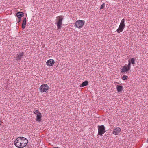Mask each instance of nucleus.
<instances>
[{
	"instance_id": "5",
	"label": "nucleus",
	"mask_w": 148,
	"mask_h": 148,
	"mask_svg": "<svg viewBox=\"0 0 148 148\" xmlns=\"http://www.w3.org/2000/svg\"><path fill=\"white\" fill-rule=\"evenodd\" d=\"M131 68L130 61H129L128 64L125 65L121 69V72L125 73L127 72Z\"/></svg>"
},
{
	"instance_id": "2",
	"label": "nucleus",
	"mask_w": 148,
	"mask_h": 148,
	"mask_svg": "<svg viewBox=\"0 0 148 148\" xmlns=\"http://www.w3.org/2000/svg\"><path fill=\"white\" fill-rule=\"evenodd\" d=\"M125 20L123 19L121 21L120 25L118 28L117 29L116 31L118 33L123 31L125 27Z\"/></svg>"
},
{
	"instance_id": "7",
	"label": "nucleus",
	"mask_w": 148,
	"mask_h": 148,
	"mask_svg": "<svg viewBox=\"0 0 148 148\" xmlns=\"http://www.w3.org/2000/svg\"><path fill=\"white\" fill-rule=\"evenodd\" d=\"M98 134L101 135V136H102L103 134H104L105 132V127L103 125L98 126Z\"/></svg>"
},
{
	"instance_id": "15",
	"label": "nucleus",
	"mask_w": 148,
	"mask_h": 148,
	"mask_svg": "<svg viewBox=\"0 0 148 148\" xmlns=\"http://www.w3.org/2000/svg\"><path fill=\"white\" fill-rule=\"evenodd\" d=\"M88 82L87 81H85L83 82L80 86V87H83L88 85Z\"/></svg>"
},
{
	"instance_id": "13",
	"label": "nucleus",
	"mask_w": 148,
	"mask_h": 148,
	"mask_svg": "<svg viewBox=\"0 0 148 148\" xmlns=\"http://www.w3.org/2000/svg\"><path fill=\"white\" fill-rule=\"evenodd\" d=\"M117 90L118 92H120L123 90V87L121 86L117 85L116 86Z\"/></svg>"
},
{
	"instance_id": "6",
	"label": "nucleus",
	"mask_w": 148,
	"mask_h": 148,
	"mask_svg": "<svg viewBox=\"0 0 148 148\" xmlns=\"http://www.w3.org/2000/svg\"><path fill=\"white\" fill-rule=\"evenodd\" d=\"M49 89V86L47 84L42 85L39 88V90L41 92H46Z\"/></svg>"
},
{
	"instance_id": "11",
	"label": "nucleus",
	"mask_w": 148,
	"mask_h": 148,
	"mask_svg": "<svg viewBox=\"0 0 148 148\" xmlns=\"http://www.w3.org/2000/svg\"><path fill=\"white\" fill-rule=\"evenodd\" d=\"M42 117V115L41 113L37 114L36 120L37 121L40 122L41 121V118Z\"/></svg>"
},
{
	"instance_id": "19",
	"label": "nucleus",
	"mask_w": 148,
	"mask_h": 148,
	"mask_svg": "<svg viewBox=\"0 0 148 148\" xmlns=\"http://www.w3.org/2000/svg\"><path fill=\"white\" fill-rule=\"evenodd\" d=\"M105 5L104 3H103V4H102L101 6L100 9H101L103 8H104V7L105 6Z\"/></svg>"
},
{
	"instance_id": "16",
	"label": "nucleus",
	"mask_w": 148,
	"mask_h": 148,
	"mask_svg": "<svg viewBox=\"0 0 148 148\" xmlns=\"http://www.w3.org/2000/svg\"><path fill=\"white\" fill-rule=\"evenodd\" d=\"M33 112L35 114L37 115V114H39V113H40L38 111V110H34L33 111Z\"/></svg>"
},
{
	"instance_id": "4",
	"label": "nucleus",
	"mask_w": 148,
	"mask_h": 148,
	"mask_svg": "<svg viewBox=\"0 0 148 148\" xmlns=\"http://www.w3.org/2000/svg\"><path fill=\"white\" fill-rule=\"evenodd\" d=\"M63 19V17L62 16H59L57 17V27L58 29H59L61 28L62 25V21Z\"/></svg>"
},
{
	"instance_id": "20",
	"label": "nucleus",
	"mask_w": 148,
	"mask_h": 148,
	"mask_svg": "<svg viewBox=\"0 0 148 148\" xmlns=\"http://www.w3.org/2000/svg\"><path fill=\"white\" fill-rule=\"evenodd\" d=\"M2 123V122H1V120H0V125H1V124Z\"/></svg>"
},
{
	"instance_id": "21",
	"label": "nucleus",
	"mask_w": 148,
	"mask_h": 148,
	"mask_svg": "<svg viewBox=\"0 0 148 148\" xmlns=\"http://www.w3.org/2000/svg\"><path fill=\"white\" fill-rule=\"evenodd\" d=\"M147 142L148 143V139H147Z\"/></svg>"
},
{
	"instance_id": "10",
	"label": "nucleus",
	"mask_w": 148,
	"mask_h": 148,
	"mask_svg": "<svg viewBox=\"0 0 148 148\" xmlns=\"http://www.w3.org/2000/svg\"><path fill=\"white\" fill-rule=\"evenodd\" d=\"M24 56V53L23 52L19 53L16 55V60L17 61L20 60L22 57Z\"/></svg>"
},
{
	"instance_id": "1",
	"label": "nucleus",
	"mask_w": 148,
	"mask_h": 148,
	"mask_svg": "<svg viewBox=\"0 0 148 148\" xmlns=\"http://www.w3.org/2000/svg\"><path fill=\"white\" fill-rule=\"evenodd\" d=\"M28 143V140L25 138L19 137L14 141L15 145L17 147L22 148L26 146Z\"/></svg>"
},
{
	"instance_id": "9",
	"label": "nucleus",
	"mask_w": 148,
	"mask_h": 148,
	"mask_svg": "<svg viewBox=\"0 0 148 148\" xmlns=\"http://www.w3.org/2000/svg\"><path fill=\"white\" fill-rule=\"evenodd\" d=\"M121 129L119 127H116L114 130L112 132V133L114 134L117 135L121 131Z\"/></svg>"
},
{
	"instance_id": "18",
	"label": "nucleus",
	"mask_w": 148,
	"mask_h": 148,
	"mask_svg": "<svg viewBox=\"0 0 148 148\" xmlns=\"http://www.w3.org/2000/svg\"><path fill=\"white\" fill-rule=\"evenodd\" d=\"M128 76L126 75H123L122 77V79L123 80L127 79Z\"/></svg>"
},
{
	"instance_id": "12",
	"label": "nucleus",
	"mask_w": 148,
	"mask_h": 148,
	"mask_svg": "<svg viewBox=\"0 0 148 148\" xmlns=\"http://www.w3.org/2000/svg\"><path fill=\"white\" fill-rule=\"evenodd\" d=\"M16 15L17 17L19 18V22H20L21 20V18L23 15V13L22 12H18L17 13Z\"/></svg>"
},
{
	"instance_id": "8",
	"label": "nucleus",
	"mask_w": 148,
	"mask_h": 148,
	"mask_svg": "<svg viewBox=\"0 0 148 148\" xmlns=\"http://www.w3.org/2000/svg\"><path fill=\"white\" fill-rule=\"evenodd\" d=\"M55 63V61L53 59H49L48 60L47 62V66H53Z\"/></svg>"
},
{
	"instance_id": "17",
	"label": "nucleus",
	"mask_w": 148,
	"mask_h": 148,
	"mask_svg": "<svg viewBox=\"0 0 148 148\" xmlns=\"http://www.w3.org/2000/svg\"><path fill=\"white\" fill-rule=\"evenodd\" d=\"M135 59L134 58H132L131 59L130 62L132 64H135Z\"/></svg>"
},
{
	"instance_id": "3",
	"label": "nucleus",
	"mask_w": 148,
	"mask_h": 148,
	"mask_svg": "<svg viewBox=\"0 0 148 148\" xmlns=\"http://www.w3.org/2000/svg\"><path fill=\"white\" fill-rule=\"evenodd\" d=\"M85 23L84 20H77L75 23V26L77 28L80 29L82 28Z\"/></svg>"
},
{
	"instance_id": "14",
	"label": "nucleus",
	"mask_w": 148,
	"mask_h": 148,
	"mask_svg": "<svg viewBox=\"0 0 148 148\" xmlns=\"http://www.w3.org/2000/svg\"><path fill=\"white\" fill-rule=\"evenodd\" d=\"M26 18H25L24 19V20L23 21L22 24V28L23 29H24L25 28L26 25Z\"/></svg>"
}]
</instances>
